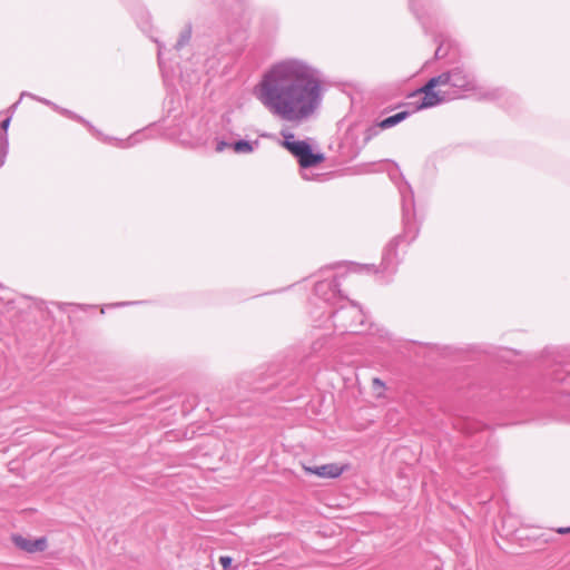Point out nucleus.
I'll return each instance as SVG.
<instances>
[{"label": "nucleus", "instance_id": "nucleus-1", "mask_svg": "<svg viewBox=\"0 0 570 570\" xmlns=\"http://www.w3.org/2000/svg\"><path fill=\"white\" fill-rule=\"evenodd\" d=\"M255 95L274 116L287 121H302L321 106V76L317 69L303 60L285 59L265 72Z\"/></svg>", "mask_w": 570, "mask_h": 570}, {"label": "nucleus", "instance_id": "nucleus-2", "mask_svg": "<svg viewBox=\"0 0 570 570\" xmlns=\"http://www.w3.org/2000/svg\"><path fill=\"white\" fill-rule=\"evenodd\" d=\"M399 189L402 197L403 233L386 245L381 262V273L389 277L395 274L400 264L397 246L403 242L410 245L419 235V226L414 219L413 190L406 181L399 186Z\"/></svg>", "mask_w": 570, "mask_h": 570}, {"label": "nucleus", "instance_id": "nucleus-3", "mask_svg": "<svg viewBox=\"0 0 570 570\" xmlns=\"http://www.w3.org/2000/svg\"><path fill=\"white\" fill-rule=\"evenodd\" d=\"M342 302H345V304L331 313V320L334 328L341 334L372 333L371 328L373 325H366V316L360 305L346 297Z\"/></svg>", "mask_w": 570, "mask_h": 570}, {"label": "nucleus", "instance_id": "nucleus-4", "mask_svg": "<svg viewBox=\"0 0 570 570\" xmlns=\"http://www.w3.org/2000/svg\"><path fill=\"white\" fill-rule=\"evenodd\" d=\"M451 100L463 97L464 92L476 89V79L464 66H454L435 76Z\"/></svg>", "mask_w": 570, "mask_h": 570}, {"label": "nucleus", "instance_id": "nucleus-5", "mask_svg": "<svg viewBox=\"0 0 570 570\" xmlns=\"http://www.w3.org/2000/svg\"><path fill=\"white\" fill-rule=\"evenodd\" d=\"M249 20L244 12L233 13L226 19L225 41L220 43L222 52L225 55L239 53L248 37Z\"/></svg>", "mask_w": 570, "mask_h": 570}, {"label": "nucleus", "instance_id": "nucleus-6", "mask_svg": "<svg viewBox=\"0 0 570 570\" xmlns=\"http://www.w3.org/2000/svg\"><path fill=\"white\" fill-rule=\"evenodd\" d=\"M410 98L416 99L411 102L414 110L432 108L451 100L444 88L440 87L436 77L430 78L423 87L411 94Z\"/></svg>", "mask_w": 570, "mask_h": 570}, {"label": "nucleus", "instance_id": "nucleus-7", "mask_svg": "<svg viewBox=\"0 0 570 570\" xmlns=\"http://www.w3.org/2000/svg\"><path fill=\"white\" fill-rule=\"evenodd\" d=\"M284 147L297 158L299 166L307 169L324 160L322 153H314L308 142L295 140L294 134L284 135Z\"/></svg>", "mask_w": 570, "mask_h": 570}, {"label": "nucleus", "instance_id": "nucleus-8", "mask_svg": "<svg viewBox=\"0 0 570 570\" xmlns=\"http://www.w3.org/2000/svg\"><path fill=\"white\" fill-rule=\"evenodd\" d=\"M340 279L334 276L332 279H323L315 284L314 293L325 303L335 305L345 299L340 289Z\"/></svg>", "mask_w": 570, "mask_h": 570}, {"label": "nucleus", "instance_id": "nucleus-9", "mask_svg": "<svg viewBox=\"0 0 570 570\" xmlns=\"http://www.w3.org/2000/svg\"><path fill=\"white\" fill-rule=\"evenodd\" d=\"M12 540L19 549L28 553L41 552L47 548L46 538H38L32 540L20 534H16L12 537Z\"/></svg>", "mask_w": 570, "mask_h": 570}, {"label": "nucleus", "instance_id": "nucleus-10", "mask_svg": "<svg viewBox=\"0 0 570 570\" xmlns=\"http://www.w3.org/2000/svg\"><path fill=\"white\" fill-rule=\"evenodd\" d=\"M305 471L320 478L335 479L344 472V466L337 463H327L320 466H306Z\"/></svg>", "mask_w": 570, "mask_h": 570}, {"label": "nucleus", "instance_id": "nucleus-11", "mask_svg": "<svg viewBox=\"0 0 570 570\" xmlns=\"http://www.w3.org/2000/svg\"><path fill=\"white\" fill-rule=\"evenodd\" d=\"M453 426L458 431H460L463 434L472 435L474 433L482 432L485 429V425L474 419L471 417H456L453 421Z\"/></svg>", "mask_w": 570, "mask_h": 570}, {"label": "nucleus", "instance_id": "nucleus-12", "mask_svg": "<svg viewBox=\"0 0 570 570\" xmlns=\"http://www.w3.org/2000/svg\"><path fill=\"white\" fill-rule=\"evenodd\" d=\"M11 122V116H8L6 119L1 121L0 128L3 130L0 134V168L4 165L6 158L9 151V139L7 135V130Z\"/></svg>", "mask_w": 570, "mask_h": 570}, {"label": "nucleus", "instance_id": "nucleus-13", "mask_svg": "<svg viewBox=\"0 0 570 570\" xmlns=\"http://www.w3.org/2000/svg\"><path fill=\"white\" fill-rule=\"evenodd\" d=\"M551 380L554 383L569 386L570 385V365L559 366L551 372Z\"/></svg>", "mask_w": 570, "mask_h": 570}, {"label": "nucleus", "instance_id": "nucleus-14", "mask_svg": "<svg viewBox=\"0 0 570 570\" xmlns=\"http://www.w3.org/2000/svg\"><path fill=\"white\" fill-rule=\"evenodd\" d=\"M410 115H411V112L407 110L400 111L395 115L389 116V117L384 118L383 120H381L379 122V126L381 127V129L392 128V127L396 126L397 124L402 122L403 120H405Z\"/></svg>", "mask_w": 570, "mask_h": 570}, {"label": "nucleus", "instance_id": "nucleus-15", "mask_svg": "<svg viewBox=\"0 0 570 570\" xmlns=\"http://www.w3.org/2000/svg\"><path fill=\"white\" fill-rule=\"evenodd\" d=\"M259 145V141L256 139L254 141L248 140H237L232 144V148L236 154H250L257 148Z\"/></svg>", "mask_w": 570, "mask_h": 570}, {"label": "nucleus", "instance_id": "nucleus-16", "mask_svg": "<svg viewBox=\"0 0 570 570\" xmlns=\"http://www.w3.org/2000/svg\"><path fill=\"white\" fill-rule=\"evenodd\" d=\"M146 138V131L145 130H138L136 131L135 134H132L130 137L127 138V140H118V139H114L115 141H117V146L118 147H121V148H127V147H131L140 141H142L144 139Z\"/></svg>", "mask_w": 570, "mask_h": 570}, {"label": "nucleus", "instance_id": "nucleus-17", "mask_svg": "<svg viewBox=\"0 0 570 570\" xmlns=\"http://www.w3.org/2000/svg\"><path fill=\"white\" fill-rule=\"evenodd\" d=\"M193 27L190 23H187L184 29L179 33V38L176 41L174 48L179 51L181 50L191 39Z\"/></svg>", "mask_w": 570, "mask_h": 570}, {"label": "nucleus", "instance_id": "nucleus-18", "mask_svg": "<svg viewBox=\"0 0 570 570\" xmlns=\"http://www.w3.org/2000/svg\"><path fill=\"white\" fill-rule=\"evenodd\" d=\"M59 111L61 115L68 117V118H71L73 120H77L83 125H86L89 130L95 134L97 137H99L101 134L89 122L87 121L86 119H83L81 116H78L76 115L75 112H72L71 110H68V109H65V108H61L59 107V109L57 110Z\"/></svg>", "mask_w": 570, "mask_h": 570}, {"label": "nucleus", "instance_id": "nucleus-19", "mask_svg": "<svg viewBox=\"0 0 570 570\" xmlns=\"http://www.w3.org/2000/svg\"><path fill=\"white\" fill-rule=\"evenodd\" d=\"M505 95L507 90H504L503 88H493L484 92L482 97L488 100H499L503 98Z\"/></svg>", "mask_w": 570, "mask_h": 570}, {"label": "nucleus", "instance_id": "nucleus-20", "mask_svg": "<svg viewBox=\"0 0 570 570\" xmlns=\"http://www.w3.org/2000/svg\"><path fill=\"white\" fill-rule=\"evenodd\" d=\"M372 391L377 399L384 397L385 383L379 377L372 380Z\"/></svg>", "mask_w": 570, "mask_h": 570}, {"label": "nucleus", "instance_id": "nucleus-21", "mask_svg": "<svg viewBox=\"0 0 570 570\" xmlns=\"http://www.w3.org/2000/svg\"><path fill=\"white\" fill-rule=\"evenodd\" d=\"M23 97H30L31 99H35V100H37V101H39V102H42V104H45V105H47V106L51 107V108H52V109H55V110H58V109H59V106H58V105H56L55 102H52V101H50V100H48V99H46V98L38 97V96H36V95H33V94H31V92L22 91V92H21V95H20V100H21Z\"/></svg>", "mask_w": 570, "mask_h": 570}, {"label": "nucleus", "instance_id": "nucleus-22", "mask_svg": "<svg viewBox=\"0 0 570 570\" xmlns=\"http://www.w3.org/2000/svg\"><path fill=\"white\" fill-rule=\"evenodd\" d=\"M380 130H382V129H381V127L379 126V122H377V124H375V125H373V126H371V127H368V128L366 129V131H365V137H364L365 141H368V140H371L373 137L377 136V135H379V132H380Z\"/></svg>", "mask_w": 570, "mask_h": 570}, {"label": "nucleus", "instance_id": "nucleus-23", "mask_svg": "<svg viewBox=\"0 0 570 570\" xmlns=\"http://www.w3.org/2000/svg\"><path fill=\"white\" fill-rule=\"evenodd\" d=\"M277 381L276 380H273L271 383L264 385V384H261V383H257L255 384L252 390L254 392H266L267 390H269L272 386L274 385H277Z\"/></svg>", "mask_w": 570, "mask_h": 570}, {"label": "nucleus", "instance_id": "nucleus-24", "mask_svg": "<svg viewBox=\"0 0 570 570\" xmlns=\"http://www.w3.org/2000/svg\"><path fill=\"white\" fill-rule=\"evenodd\" d=\"M256 413V411L254 409H252L247 402H242L240 406H239V414H246V415H250V414H254Z\"/></svg>", "mask_w": 570, "mask_h": 570}, {"label": "nucleus", "instance_id": "nucleus-25", "mask_svg": "<svg viewBox=\"0 0 570 570\" xmlns=\"http://www.w3.org/2000/svg\"><path fill=\"white\" fill-rule=\"evenodd\" d=\"M232 562H233V559L228 556H223L219 558V563L223 566L224 569L229 568Z\"/></svg>", "mask_w": 570, "mask_h": 570}, {"label": "nucleus", "instance_id": "nucleus-26", "mask_svg": "<svg viewBox=\"0 0 570 570\" xmlns=\"http://www.w3.org/2000/svg\"><path fill=\"white\" fill-rule=\"evenodd\" d=\"M227 147H232V144L226 142L225 140H219L216 145V151L222 153Z\"/></svg>", "mask_w": 570, "mask_h": 570}, {"label": "nucleus", "instance_id": "nucleus-27", "mask_svg": "<svg viewBox=\"0 0 570 570\" xmlns=\"http://www.w3.org/2000/svg\"><path fill=\"white\" fill-rule=\"evenodd\" d=\"M410 6H411V9L414 12V14L417 17V19L421 20L422 16H421L419 9L415 8V0H410Z\"/></svg>", "mask_w": 570, "mask_h": 570}, {"label": "nucleus", "instance_id": "nucleus-28", "mask_svg": "<svg viewBox=\"0 0 570 570\" xmlns=\"http://www.w3.org/2000/svg\"><path fill=\"white\" fill-rule=\"evenodd\" d=\"M443 56H444V55L442 53V46H439V47L436 48V50H435V58H436V59H441V58H443Z\"/></svg>", "mask_w": 570, "mask_h": 570}, {"label": "nucleus", "instance_id": "nucleus-29", "mask_svg": "<svg viewBox=\"0 0 570 570\" xmlns=\"http://www.w3.org/2000/svg\"><path fill=\"white\" fill-rule=\"evenodd\" d=\"M557 532L560 533V534L570 533V527H568V528H559V529H557Z\"/></svg>", "mask_w": 570, "mask_h": 570}, {"label": "nucleus", "instance_id": "nucleus-30", "mask_svg": "<svg viewBox=\"0 0 570 570\" xmlns=\"http://www.w3.org/2000/svg\"><path fill=\"white\" fill-rule=\"evenodd\" d=\"M206 142H207V139H206V138H204V139H203V138H199V139H197L196 145H197V146H203V145H206Z\"/></svg>", "mask_w": 570, "mask_h": 570}, {"label": "nucleus", "instance_id": "nucleus-31", "mask_svg": "<svg viewBox=\"0 0 570 570\" xmlns=\"http://www.w3.org/2000/svg\"><path fill=\"white\" fill-rule=\"evenodd\" d=\"M163 55V46L158 43V60L160 61Z\"/></svg>", "mask_w": 570, "mask_h": 570}, {"label": "nucleus", "instance_id": "nucleus-32", "mask_svg": "<svg viewBox=\"0 0 570 570\" xmlns=\"http://www.w3.org/2000/svg\"><path fill=\"white\" fill-rule=\"evenodd\" d=\"M130 303H127V302H121V303H117L116 306H126V305H129Z\"/></svg>", "mask_w": 570, "mask_h": 570}, {"label": "nucleus", "instance_id": "nucleus-33", "mask_svg": "<svg viewBox=\"0 0 570 570\" xmlns=\"http://www.w3.org/2000/svg\"><path fill=\"white\" fill-rule=\"evenodd\" d=\"M361 268H362V269H366V271H372V269H373V266H367V265H366V266H362Z\"/></svg>", "mask_w": 570, "mask_h": 570}, {"label": "nucleus", "instance_id": "nucleus-34", "mask_svg": "<svg viewBox=\"0 0 570 570\" xmlns=\"http://www.w3.org/2000/svg\"><path fill=\"white\" fill-rule=\"evenodd\" d=\"M302 177H303L304 179H306V180H308V179H309V177L306 175V173H305V171H303V173H302Z\"/></svg>", "mask_w": 570, "mask_h": 570}, {"label": "nucleus", "instance_id": "nucleus-35", "mask_svg": "<svg viewBox=\"0 0 570 570\" xmlns=\"http://www.w3.org/2000/svg\"><path fill=\"white\" fill-rule=\"evenodd\" d=\"M20 100H18L17 102H14L12 106H11V109H16L17 106L19 105Z\"/></svg>", "mask_w": 570, "mask_h": 570}, {"label": "nucleus", "instance_id": "nucleus-36", "mask_svg": "<svg viewBox=\"0 0 570 570\" xmlns=\"http://www.w3.org/2000/svg\"><path fill=\"white\" fill-rule=\"evenodd\" d=\"M377 332H380V337L384 336V334L382 333L383 331L377 330Z\"/></svg>", "mask_w": 570, "mask_h": 570}, {"label": "nucleus", "instance_id": "nucleus-37", "mask_svg": "<svg viewBox=\"0 0 570 570\" xmlns=\"http://www.w3.org/2000/svg\"><path fill=\"white\" fill-rule=\"evenodd\" d=\"M562 392H564V393H567V394H570V391H568V390H566V389H564V390H562Z\"/></svg>", "mask_w": 570, "mask_h": 570}]
</instances>
